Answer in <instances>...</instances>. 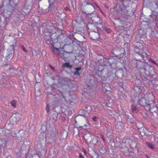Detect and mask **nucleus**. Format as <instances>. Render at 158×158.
Wrapping results in <instances>:
<instances>
[{"instance_id":"1","label":"nucleus","mask_w":158,"mask_h":158,"mask_svg":"<svg viewBox=\"0 0 158 158\" xmlns=\"http://www.w3.org/2000/svg\"><path fill=\"white\" fill-rule=\"evenodd\" d=\"M56 29L55 27H52V29L49 31L50 33V36L46 37L45 38L46 43L50 44L52 46V51L55 54H59L60 53V50L63 49L60 48V42H61V39H64V37L62 34L59 35L58 32L56 31Z\"/></svg>"},{"instance_id":"2","label":"nucleus","mask_w":158,"mask_h":158,"mask_svg":"<svg viewBox=\"0 0 158 158\" xmlns=\"http://www.w3.org/2000/svg\"><path fill=\"white\" fill-rule=\"evenodd\" d=\"M138 102L140 105L143 106L146 110L152 114L155 113L158 116V107L153 100L146 101L142 97L138 101Z\"/></svg>"},{"instance_id":"3","label":"nucleus","mask_w":158,"mask_h":158,"mask_svg":"<svg viewBox=\"0 0 158 158\" xmlns=\"http://www.w3.org/2000/svg\"><path fill=\"white\" fill-rule=\"evenodd\" d=\"M140 69L146 75L151 77L152 78H156V75L153 66L147 64H144L141 66Z\"/></svg>"},{"instance_id":"4","label":"nucleus","mask_w":158,"mask_h":158,"mask_svg":"<svg viewBox=\"0 0 158 158\" xmlns=\"http://www.w3.org/2000/svg\"><path fill=\"white\" fill-rule=\"evenodd\" d=\"M141 45L142 47L140 46V48L137 46L135 47L134 51L136 53L135 54L134 58L136 61H140L143 60V61H145V58L147 57V54L142 49L143 48V46L142 44Z\"/></svg>"},{"instance_id":"5","label":"nucleus","mask_w":158,"mask_h":158,"mask_svg":"<svg viewBox=\"0 0 158 158\" xmlns=\"http://www.w3.org/2000/svg\"><path fill=\"white\" fill-rule=\"evenodd\" d=\"M2 6H0V10L2 13L6 17H9L12 14L15 7L10 4H6L5 6L4 4H2Z\"/></svg>"},{"instance_id":"6","label":"nucleus","mask_w":158,"mask_h":158,"mask_svg":"<svg viewBox=\"0 0 158 158\" xmlns=\"http://www.w3.org/2000/svg\"><path fill=\"white\" fill-rule=\"evenodd\" d=\"M15 45L13 44L10 45L7 50L8 55L6 56V59L8 60H10L13 58L14 56V47Z\"/></svg>"},{"instance_id":"7","label":"nucleus","mask_w":158,"mask_h":158,"mask_svg":"<svg viewBox=\"0 0 158 158\" xmlns=\"http://www.w3.org/2000/svg\"><path fill=\"white\" fill-rule=\"evenodd\" d=\"M98 31H89V36L90 38L94 40H96L99 38L100 35Z\"/></svg>"},{"instance_id":"8","label":"nucleus","mask_w":158,"mask_h":158,"mask_svg":"<svg viewBox=\"0 0 158 158\" xmlns=\"http://www.w3.org/2000/svg\"><path fill=\"white\" fill-rule=\"evenodd\" d=\"M87 28L90 31H98L96 29V27L94 25L92 24L89 23L87 25Z\"/></svg>"},{"instance_id":"9","label":"nucleus","mask_w":158,"mask_h":158,"mask_svg":"<svg viewBox=\"0 0 158 158\" xmlns=\"http://www.w3.org/2000/svg\"><path fill=\"white\" fill-rule=\"evenodd\" d=\"M81 6L82 7V6H85L86 5H90L92 6V7H93V8H94V5L92 3H88L86 0H81Z\"/></svg>"},{"instance_id":"10","label":"nucleus","mask_w":158,"mask_h":158,"mask_svg":"<svg viewBox=\"0 0 158 158\" xmlns=\"http://www.w3.org/2000/svg\"><path fill=\"white\" fill-rule=\"evenodd\" d=\"M74 69L75 70V71L73 73V75L75 76H80L81 73V72L80 73L81 70V67H77L75 68Z\"/></svg>"},{"instance_id":"11","label":"nucleus","mask_w":158,"mask_h":158,"mask_svg":"<svg viewBox=\"0 0 158 158\" xmlns=\"http://www.w3.org/2000/svg\"><path fill=\"white\" fill-rule=\"evenodd\" d=\"M75 21L77 24H80L83 22L82 17L78 16L75 17Z\"/></svg>"},{"instance_id":"12","label":"nucleus","mask_w":158,"mask_h":158,"mask_svg":"<svg viewBox=\"0 0 158 158\" xmlns=\"http://www.w3.org/2000/svg\"><path fill=\"white\" fill-rule=\"evenodd\" d=\"M158 12H157L156 13V14L155 15H154L153 13L150 15V16H151L152 18H155V21L156 23L157 27V28H158Z\"/></svg>"},{"instance_id":"13","label":"nucleus","mask_w":158,"mask_h":158,"mask_svg":"<svg viewBox=\"0 0 158 158\" xmlns=\"http://www.w3.org/2000/svg\"><path fill=\"white\" fill-rule=\"evenodd\" d=\"M13 117L15 119L16 122L18 121L20 119L21 115L18 113H16L13 114Z\"/></svg>"},{"instance_id":"14","label":"nucleus","mask_w":158,"mask_h":158,"mask_svg":"<svg viewBox=\"0 0 158 158\" xmlns=\"http://www.w3.org/2000/svg\"><path fill=\"white\" fill-rule=\"evenodd\" d=\"M9 141V139H4L2 140L1 143L2 146L3 147H5Z\"/></svg>"},{"instance_id":"15","label":"nucleus","mask_w":158,"mask_h":158,"mask_svg":"<svg viewBox=\"0 0 158 158\" xmlns=\"http://www.w3.org/2000/svg\"><path fill=\"white\" fill-rule=\"evenodd\" d=\"M63 66L64 67L68 68L69 69H71L72 67L71 65L69 62H67L63 64Z\"/></svg>"},{"instance_id":"16","label":"nucleus","mask_w":158,"mask_h":158,"mask_svg":"<svg viewBox=\"0 0 158 158\" xmlns=\"http://www.w3.org/2000/svg\"><path fill=\"white\" fill-rule=\"evenodd\" d=\"M130 3V2L128 0H124L122 2L123 4L125 7H129Z\"/></svg>"},{"instance_id":"17","label":"nucleus","mask_w":158,"mask_h":158,"mask_svg":"<svg viewBox=\"0 0 158 158\" xmlns=\"http://www.w3.org/2000/svg\"><path fill=\"white\" fill-rule=\"evenodd\" d=\"M146 145L152 150L155 149L154 145L152 143H150L148 142H146Z\"/></svg>"},{"instance_id":"18","label":"nucleus","mask_w":158,"mask_h":158,"mask_svg":"<svg viewBox=\"0 0 158 158\" xmlns=\"http://www.w3.org/2000/svg\"><path fill=\"white\" fill-rule=\"evenodd\" d=\"M49 3V5L47 9H46V12L49 11L51 9V5L54 2V0H48Z\"/></svg>"},{"instance_id":"19","label":"nucleus","mask_w":158,"mask_h":158,"mask_svg":"<svg viewBox=\"0 0 158 158\" xmlns=\"http://www.w3.org/2000/svg\"><path fill=\"white\" fill-rule=\"evenodd\" d=\"M132 111L134 113H136L138 111V109L136 107V106L132 105L131 106Z\"/></svg>"},{"instance_id":"20","label":"nucleus","mask_w":158,"mask_h":158,"mask_svg":"<svg viewBox=\"0 0 158 158\" xmlns=\"http://www.w3.org/2000/svg\"><path fill=\"white\" fill-rule=\"evenodd\" d=\"M98 73H95V74L94 75V77L95 78H96V80L97 81L98 78H101V75H99V73H101V72H100L99 71H98Z\"/></svg>"},{"instance_id":"21","label":"nucleus","mask_w":158,"mask_h":158,"mask_svg":"<svg viewBox=\"0 0 158 158\" xmlns=\"http://www.w3.org/2000/svg\"><path fill=\"white\" fill-rule=\"evenodd\" d=\"M56 136V131H52L50 133V137L53 139Z\"/></svg>"},{"instance_id":"22","label":"nucleus","mask_w":158,"mask_h":158,"mask_svg":"<svg viewBox=\"0 0 158 158\" xmlns=\"http://www.w3.org/2000/svg\"><path fill=\"white\" fill-rule=\"evenodd\" d=\"M10 104L14 108H15L16 104V101L15 100L12 101L10 102Z\"/></svg>"},{"instance_id":"23","label":"nucleus","mask_w":158,"mask_h":158,"mask_svg":"<svg viewBox=\"0 0 158 158\" xmlns=\"http://www.w3.org/2000/svg\"><path fill=\"white\" fill-rule=\"evenodd\" d=\"M31 156V158H40V156L37 153L34 154Z\"/></svg>"},{"instance_id":"24","label":"nucleus","mask_w":158,"mask_h":158,"mask_svg":"<svg viewBox=\"0 0 158 158\" xmlns=\"http://www.w3.org/2000/svg\"><path fill=\"white\" fill-rule=\"evenodd\" d=\"M148 60L149 61L152 62V63H154V64L156 65L157 66H158V64L153 59L151 58H149L148 59Z\"/></svg>"},{"instance_id":"25","label":"nucleus","mask_w":158,"mask_h":158,"mask_svg":"<svg viewBox=\"0 0 158 158\" xmlns=\"http://www.w3.org/2000/svg\"><path fill=\"white\" fill-rule=\"evenodd\" d=\"M46 110L47 112L48 113H49L50 111V107L48 105H47L46 107Z\"/></svg>"},{"instance_id":"26","label":"nucleus","mask_w":158,"mask_h":158,"mask_svg":"<svg viewBox=\"0 0 158 158\" xmlns=\"http://www.w3.org/2000/svg\"><path fill=\"white\" fill-rule=\"evenodd\" d=\"M105 31L108 33H110L111 32V30L110 29L107 28L105 30Z\"/></svg>"},{"instance_id":"27","label":"nucleus","mask_w":158,"mask_h":158,"mask_svg":"<svg viewBox=\"0 0 158 158\" xmlns=\"http://www.w3.org/2000/svg\"><path fill=\"white\" fill-rule=\"evenodd\" d=\"M129 11H128V10H127V15L128 16H131V15H133V12H132L131 13H129Z\"/></svg>"},{"instance_id":"28","label":"nucleus","mask_w":158,"mask_h":158,"mask_svg":"<svg viewBox=\"0 0 158 158\" xmlns=\"http://www.w3.org/2000/svg\"><path fill=\"white\" fill-rule=\"evenodd\" d=\"M100 137L105 142V139L104 135L102 134H101Z\"/></svg>"},{"instance_id":"29","label":"nucleus","mask_w":158,"mask_h":158,"mask_svg":"<svg viewBox=\"0 0 158 158\" xmlns=\"http://www.w3.org/2000/svg\"><path fill=\"white\" fill-rule=\"evenodd\" d=\"M97 117L96 116H94L92 118V120L94 122H96L97 121Z\"/></svg>"},{"instance_id":"30","label":"nucleus","mask_w":158,"mask_h":158,"mask_svg":"<svg viewBox=\"0 0 158 158\" xmlns=\"http://www.w3.org/2000/svg\"><path fill=\"white\" fill-rule=\"evenodd\" d=\"M22 49H23V51L26 52V53H27V51L26 50L24 47L23 46H22Z\"/></svg>"},{"instance_id":"31","label":"nucleus","mask_w":158,"mask_h":158,"mask_svg":"<svg viewBox=\"0 0 158 158\" xmlns=\"http://www.w3.org/2000/svg\"><path fill=\"white\" fill-rule=\"evenodd\" d=\"M79 156L80 158H83L84 157L82 154L81 153H79Z\"/></svg>"},{"instance_id":"32","label":"nucleus","mask_w":158,"mask_h":158,"mask_svg":"<svg viewBox=\"0 0 158 158\" xmlns=\"http://www.w3.org/2000/svg\"><path fill=\"white\" fill-rule=\"evenodd\" d=\"M49 66L52 70L54 71L55 70V68L52 65L49 64Z\"/></svg>"},{"instance_id":"33","label":"nucleus","mask_w":158,"mask_h":158,"mask_svg":"<svg viewBox=\"0 0 158 158\" xmlns=\"http://www.w3.org/2000/svg\"><path fill=\"white\" fill-rule=\"evenodd\" d=\"M135 67H137V68H139V64H138V62H136V63H135Z\"/></svg>"},{"instance_id":"34","label":"nucleus","mask_w":158,"mask_h":158,"mask_svg":"<svg viewBox=\"0 0 158 158\" xmlns=\"http://www.w3.org/2000/svg\"><path fill=\"white\" fill-rule=\"evenodd\" d=\"M64 9L66 10H69L70 9H69V8L67 7H66L65 8V9Z\"/></svg>"},{"instance_id":"35","label":"nucleus","mask_w":158,"mask_h":158,"mask_svg":"<svg viewBox=\"0 0 158 158\" xmlns=\"http://www.w3.org/2000/svg\"><path fill=\"white\" fill-rule=\"evenodd\" d=\"M25 158H31V156H27Z\"/></svg>"},{"instance_id":"36","label":"nucleus","mask_w":158,"mask_h":158,"mask_svg":"<svg viewBox=\"0 0 158 158\" xmlns=\"http://www.w3.org/2000/svg\"><path fill=\"white\" fill-rule=\"evenodd\" d=\"M83 152L85 154H86L87 153L86 151L85 150H83Z\"/></svg>"},{"instance_id":"37","label":"nucleus","mask_w":158,"mask_h":158,"mask_svg":"<svg viewBox=\"0 0 158 158\" xmlns=\"http://www.w3.org/2000/svg\"><path fill=\"white\" fill-rule=\"evenodd\" d=\"M156 10L157 8H158V4L156 3Z\"/></svg>"},{"instance_id":"38","label":"nucleus","mask_w":158,"mask_h":158,"mask_svg":"<svg viewBox=\"0 0 158 158\" xmlns=\"http://www.w3.org/2000/svg\"><path fill=\"white\" fill-rule=\"evenodd\" d=\"M124 54L123 53H121L120 54L121 56H124Z\"/></svg>"},{"instance_id":"39","label":"nucleus","mask_w":158,"mask_h":158,"mask_svg":"<svg viewBox=\"0 0 158 158\" xmlns=\"http://www.w3.org/2000/svg\"><path fill=\"white\" fill-rule=\"evenodd\" d=\"M93 13L91 12V13H88V15H92L93 14Z\"/></svg>"},{"instance_id":"40","label":"nucleus","mask_w":158,"mask_h":158,"mask_svg":"<svg viewBox=\"0 0 158 158\" xmlns=\"http://www.w3.org/2000/svg\"><path fill=\"white\" fill-rule=\"evenodd\" d=\"M75 127H76V128H82V127H81V126H80V127H76V126H75Z\"/></svg>"},{"instance_id":"41","label":"nucleus","mask_w":158,"mask_h":158,"mask_svg":"<svg viewBox=\"0 0 158 158\" xmlns=\"http://www.w3.org/2000/svg\"><path fill=\"white\" fill-rule=\"evenodd\" d=\"M141 126L140 127V128H139V127H137L138 128V129H140V128H141V127H142L143 126V125L142 124H141Z\"/></svg>"},{"instance_id":"42","label":"nucleus","mask_w":158,"mask_h":158,"mask_svg":"<svg viewBox=\"0 0 158 158\" xmlns=\"http://www.w3.org/2000/svg\"><path fill=\"white\" fill-rule=\"evenodd\" d=\"M63 98H64V99L66 101V99H65V97H64V96H63Z\"/></svg>"},{"instance_id":"43","label":"nucleus","mask_w":158,"mask_h":158,"mask_svg":"<svg viewBox=\"0 0 158 158\" xmlns=\"http://www.w3.org/2000/svg\"><path fill=\"white\" fill-rule=\"evenodd\" d=\"M145 115H146V116H145L144 117L145 118H147L148 117V115L147 114H145Z\"/></svg>"},{"instance_id":"44","label":"nucleus","mask_w":158,"mask_h":158,"mask_svg":"<svg viewBox=\"0 0 158 158\" xmlns=\"http://www.w3.org/2000/svg\"><path fill=\"white\" fill-rule=\"evenodd\" d=\"M130 42V40H128L127 41V43H129V42Z\"/></svg>"},{"instance_id":"45","label":"nucleus","mask_w":158,"mask_h":158,"mask_svg":"<svg viewBox=\"0 0 158 158\" xmlns=\"http://www.w3.org/2000/svg\"><path fill=\"white\" fill-rule=\"evenodd\" d=\"M1 150H0V156L1 155Z\"/></svg>"},{"instance_id":"46","label":"nucleus","mask_w":158,"mask_h":158,"mask_svg":"<svg viewBox=\"0 0 158 158\" xmlns=\"http://www.w3.org/2000/svg\"><path fill=\"white\" fill-rule=\"evenodd\" d=\"M121 70L122 71V72H123V69H122V68H121Z\"/></svg>"},{"instance_id":"47","label":"nucleus","mask_w":158,"mask_h":158,"mask_svg":"<svg viewBox=\"0 0 158 158\" xmlns=\"http://www.w3.org/2000/svg\"><path fill=\"white\" fill-rule=\"evenodd\" d=\"M57 46L58 47V45H56V48H57Z\"/></svg>"},{"instance_id":"48","label":"nucleus","mask_w":158,"mask_h":158,"mask_svg":"<svg viewBox=\"0 0 158 158\" xmlns=\"http://www.w3.org/2000/svg\"><path fill=\"white\" fill-rule=\"evenodd\" d=\"M141 31V30H139V31Z\"/></svg>"},{"instance_id":"49","label":"nucleus","mask_w":158,"mask_h":158,"mask_svg":"<svg viewBox=\"0 0 158 158\" xmlns=\"http://www.w3.org/2000/svg\"><path fill=\"white\" fill-rule=\"evenodd\" d=\"M102 147H103V145L102 144Z\"/></svg>"},{"instance_id":"50","label":"nucleus","mask_w":158,"mask_h":158,"mask_svg":"<svg viewBox=\"0 0 158 158\" xmlns=\"http://www.w3.org/2000/svg\"><path fill=\"white\" fill-rule=\"evenodd\" d=\"M89 18H90L91 19L92 18L91 17H89Z\"/></svg>"},{"instance_id":"51","label":"nucleus","mask_w":158,"mask_h":158,"mask_svg":"<svg viewBox=\"0 0 158 158\" xmlns=\"http://www.w3.org/2000/svg\"><path fill=\"white\" fill-rule=\"evenodd\" d=\"M77 122V121H75V123H76Z\"/></svg>"}]
</instances>
